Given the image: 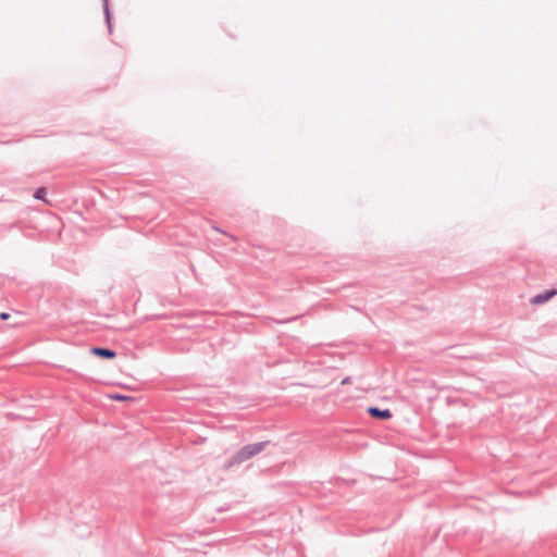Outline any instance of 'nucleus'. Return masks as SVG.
Instances as JSON below:
<instances>
[{
    "mask_svg": "<svg viewBox=\"0 0 557 557\" xmlns=\"http://www.w3.org/2000/svg\"><path fill=\"white\" fill-rule=\"evenodd\" d=\"M46 194H47L46 188H45V187H40V188H38V189L35 191L34 197H35L36 199H39V200H45V196H46Z\"/></svg>",
    "mask_w": 557,
    "mask_h": 557,
    "instance_id": "obj_6",
    "label": "nucleus"
},
{
    "mask_svg": "<svg viewBox=\"0 0 557 557\" xmlns=\"http://www.w3.org/2000/svg\"><path fill=\"white\" fill-rule=\"evenodd\" d=\"M270 445V441H262L243 446L238 449L232 458L225 463V468L230 469L235 465L244 463L245 461L259 455Z\"/></svg>",
    "mask_w": 557,
    "mask_h": 557,
    "instance_id": "obj_1",
    "label": "nucleus"
},
{
    "mask_svg": "<svg viewBox=\"0 0 557 557\" xmlns=\"http://www.w3.org/2000/svg\"><path fill=\"white\" fill-rule=\"evenodd\" d=\"M113 398H114V399H122V396L116 395V396H114Z\"/></svg>",
    "mask_w": 557,
    "mask_h": 557,
    "instance_id": "obj_9",
    "label": "nucleus"
},
{
    "mask_svg": "<svg viewBox=\"0 0 557 557\" xmlns=\"http://www.w3.org/2000/svg\"><path fill=\"white\" fill-rule=\"evenodd\" d=\"M556 294H557V289L545 290V292L532 297L531 302L534 305H542V304L548 301L550 298H553Z\"/></svg>",
    "mask_w": 557,
    "mask_h": 557,
    "instance_id": "obj_4",
    "label": "nucleus"
},
{
    "mask_svg": "<svg viewBox=\"0 0 557 557\" xmlns=\"http://www.w3.org/2000/svg\"><path fill=\"white\" fill-rule=\"evenodd\" d=\"M102 1H103V11H104L106 23L108 25L109 32L112 33V23H111V14H110V9H109V1L108 0H102Z\"/></svg>",
    "mask_w": 557,
    "mask_h": 557,
    "instance_id": "obj_5",
    "label": "nucleus"
},
{
    "mask_svg": "<svg viewBox=\"0 0 557 557\" xmlns=\"http://www.w3.org/2000/svg\"><path fill=\"white\" fill-rule=\"evenodd\" d=\"M368 414L377 420H388L393 417L392 411L389 409H381L379 407H369L367 409Z\"/></svg>",
    "mask_w": 557,
    "mask_h": 557,
    "instance_id": "obj_2",
    "label": "nucleus"
},
{
    "mask_svg": "<svg viewBox=\"0 0 557 557\" xmlns=\"http://www.w3.org/2000/svg\"><path fill=\"white\" fill-rule=\"evenodd\" d=\"M9 318H10V314H9L8 312H1V313H0V319H1V320L5 321V320H8Z\"/></svg>",
    "mask_w": 557,
    "mask_h": 557,
    "instance_id": "obj_7",
    "label": "nucleus"
},
{
    "mask_svg": "<svg viewBox=\"0 0 557 557\" xmlns=\"http://www.w3.org/2000/svg\"><path fill=\"white\" fill-rule=\"evenodd\" d=\"M90 352L96 356V357H99L101 359H113L116 357V351L111 349V348H107V347H92L90 349Z\"/></svg>",
    "mask_w": 557,
    "mask_h": 557,
    "instance_id": "obj_3",
    "label": "nucleus"
},
{
    "mask_svg": "<svg viewBox=\"0 0 557 557\" xmlns=\"http://www.w3.org/2000/svg\"><path fill=\"white\" fill-rule=\"evenodd\" d=\"M351 381V377L350 376H346L342 380L341 384L342 385H346V384H349Z\"/></svg>",
    "mask_w": 557,
    "mask_h": 557,
    "instance_id": "obj_8",
    "label": "nucleus"
}]
</instances>
